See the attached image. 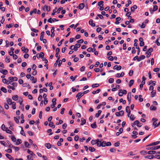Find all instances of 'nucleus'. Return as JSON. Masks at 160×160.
Masks as SVG:
<instances>
[{"label": "nucleus", "mask_w": 160, "mask_h": 160, "mask_svg": "<svg viewBox=\"0 0 160 160\" xmlns=\"http://www.w3.org/2000/svg\"><path fill=\"white\" fill-rule=\"evenodd\" d=\"M160 148V145L158 146L155 147H149L146 148V149L149 150H156L158 149L159 148Z\"/></svg>", "instance_id": "20e7f679"}, {"label": "nucleus", "mask_w": 160, "mask_h": 160, "mask_svg": "<svg viewBox=\"0 0 160 160\" xmlns=\"http://www.w3.org/2000/svg\"><path fill=\"white\" fill-rule=\"evenodd\" d=\"M153 51V49L152 48H150L146 52V54L147 55V58H149L151 54V52Z\"/></svg>", "instance_id": "f257e3e1"}, {"label": "nucleus", "mask_w": 160, "mask_h": 160, "mask_svg": "<svg viewBox=\"0 0 160 160\" xmlns=\"http://www.w3.org/2000/svg\"><path fill=\"white\" fill-rule=\"evenodd\" d=\"M99 86V85L98 84H93L92 85V88H94L98 87Z\"/></svg>", "instance_id": "864d4df0"}, {"label": "nucleus", "mask_w": 160, "mask_h": 160, "mask_svg": "<svg viewBox=\"0 0 160 160\" xmlns=\"http://www.w3.org/2000/svg\"><path fill=\"white\" fill-rule=\"evenodd\" d=\"M159 142H160L157 141L156 142H152V143H151L147 145L146 146L149 147V146H153V145H157L158 144H159Z\"/></svg>", "instance_id": "1a4fd4ad"}, {"label": "nucleus", "mask_w": 160, "mask_h": 160, "mask_svg": "<svg viewBox=\"0 0 160 160\" xmlns=\"http://www.w3.org/2000/svg\"><path fill=\"white\" fill-rule=\"evenodd\" d=\"M114 81V80L113 78H110L108 80V82L110 83H112Z\"/></svg>", "instance_id": "de8ad7c7"}, {"label": "nucleus", "mask_w": 160, "mask_h": 160, "mask_svg": "<svg viewBox=\"0 0 160 160\" xmlns=\"http://www.w3.org/2000/svg\"><path fill=\"white\" fill-rule=\"evenodd\" d=\"M89 25H91L92 27H94L95 25L94 23H93V20L92 19H90L89 22Z\"/></svg>", "instance_id": "6ab92c4d"}, {"label": "nucleus", "mask_w": 160, "mask_h": 160, "mask_svg": "<svg viewBox=\"0 0 160 160\" xmlns=\"http://www.w3.org/2000/svg\"><path fill=\"white\" fill-rule=\"evenodd\" d=\"M122 89H120L119 90V92H118V95L119 96H123V94L122 93Z\"/></svg>", "instance_id": "a19ab883"}, {"label": "nucleus", "mask_w": 160, "mask_h": 160, "mask_svg": "<svg viewBox=\"0 0 160 160\" xmlns=\"http://www.w3.org/2000/svg\"><path fill=\"white\" fill-rule=\"evenodd\" d=\"M63 9L62 7H60L58 8V10L56 11V12L57 13H59L60 12L61 10H62Z\"/></svg>", "instance_id": "4d7b16f0"}, {"label": "nucleus", "mask_w": 160, "mask_h": 160, "mask_svg": "<svg viewBox=\"0 0 160 160\" xmlns=\"http://www.w3.org/2000/svg\"><path fill=\"white\" fill-rule=\"evenodd\" d=\"M135 117L134 115L133 114H131L130 117V119L132 121H133L135 119Z\"/></svg>", "instance_id": "58836bf2"}, {"label": "nucleus", "mask_w": 160, "mask_h": 160, "mask_svg": "<svg viewBox=\"0 0 160 160\" xmlns=\"http://www.w3.org/2000/svg\"><path fill=\"white\" fill-rule=\"evenodd\" d=\"M6 156L10 160H11V159H12V160H14V158H13L8 153L6 154H5Z\"/></svg>", "instance_id": "aec40b11"}, {"label": "nucleus", "mask_w": 160, "mask_h": 160, "mask_svg": "<svg viewBox=\"0 0 160 160\" xmlns=\"http://www.w3.org/2000/svg\"><path fill=\"white\" fill-rule=\"evenodd\" d=\"M91 127L93 128H97V125L96 124V122H95L94 123L91 124Z\"/></svg>", "instance_id": "473e14b6"}, {"label": "nucleus", "mask_w": 160, "mask_h": 160, "mask_svg": "<svg viewBox=\"0 0 160 160\" xmlns=\"http://www.w3.org/2000/svg\"><path fill=\"white\" fill-rule=\"evenodd\" d=\"M0 72L4 75H6L8 72V71L7 70H3L2 69H0Z\"/></svg>", "instance_id": "9d476101"}, {"label": "nucleus", "mask_w": 160, "mask_h": 160, "mask_svg": "<svg viewBox=\"0 0 160 160\" xmlns=\"http://www.w3.org/2000/svg\"><path fill=\"white\" fill-rule=\"evenodd\" d=\"M106 142L105 141H103L102 142H100V145H99L98 144V146L100 147L101 146L104 147L106 146Z\"/></svg>", "instance_id": "6e6552de"}, {"label": "nucleus", "mask_w": 160, "mask_h": 160, "mask_svg": "<svg viewBox=\"0 0 160 160\" xmlns=\"http://www.w3.org/2000/svg\"><path fill=\"white\" fill-rule=\"evenodd\" d=\"M140 152L141 154H143V155H145L146 154H147V152H146L144 150H142V151H141Z\"/></svg>", "instance_id": "69168bd1"}, {"label": "nucleus", "mask_w": 160, "mask_h": 160, "mask_svg": "<svg viewBox=\"0 0 160 160\" xmlns=\"http://www.w3.org/2000/svg\"><path fill=\"white\" fill-rule=\"evenodd\" d=\"M7 102L8 104L10 105H11L13 102H12V100L9 98H8L7 99Z\"/></svg>", "instance_id": "f3484780"}, {"label": "nucleus", "mask_w": 160, "mask_h": 160, "mask_svg": "<svg viewBox=\"0 0 160 160\" xmlns=\"http://www.w3.org/2000/svg\"><path fill=\"white\" fill-rule=\"evenodd\" d=\"M12 105V108L13 109H15L16 108V103L13 102L11 104Z\"/></svg>", "instance_id": "a18cd8bd"}, {"label": "nucleus", "mask_w": 160, "mask_h": 160, "mask_svg": "<svg viewBox=\"0 0 160 160\" xmlns=\"http://www.w3.org/2000/svg\"><path fill=\"white\" fill-rule=\"evenodd\" d=\"M52 104L56 105V99L55 98H53L52 100Z\"/></svg>", "instance_id": "e2e57ef3"}, {"label": "nucleus", "mask_w": 160, "mask_h": 160, "mask_svg": "<svg viewBox=\"0 0 160 160\" xmlns=\"http://www.w3.org/2000/svg\"><path fill=\"white\" fill-rule=\"evenodd\" d=\"M8 79L10 80H12L15 81H17L18 80V78L16 77H9Z\"/></svg>", "instance_id": "2eb2a0df"}, {"label": "nucleus", "mask_w": 160, "mask_h": 160, "mask_svg": "<svg viewBox=\"0 0 160 160\" xmlns=\"http://www.w3.org/2000/svg\"><path fill=\"white\" fill-rule=\"evenodd\" d=\"M158 9V6L157 5H154L153 6L152 11H155Z\"/></svg>", "instance_id": "c03bdc74"}, {"label": "nucleus", "mask_w": 160, "mask_h": 160, "mask_svg": "<svg viewBox=\"0 0 160 160\" xmlns=\"http://www.w3.org/2000/svg\"><path fill=\"white\" fill-rule=\"evenodd\" d=\"M33 158L30 155L27 156V159L26 160H33Z\"/></svg>", "instance_id": "4c0bfd02"}, {"label": "nucleus", "mask_w": 160, "mask_h": 160, "mask_svg": "<svg viewBox=\"0 0 160 160\" xmlns=\"http://www.w3.org/2000/svg\"><path fill=\"white\" fill-rule=\"evenodd\" d=\"M157 109V107L153 105H151L150 107V110H155Z\"/></svg>", "instance_id": "2f4dec72"}, {"label": "nucleus", "mask_w": 160, "mask_h": 160, "mask_svg": "<svg viewBox=\"0 0 160 160\" xmlns=\"http://www.w3.org/2000/svg\"><path fill=\"white\" fill-rule=\"evenodd\" d=\"M156 93V91L155 90H153L151 92V97L152 98L155 95Z\"/></svg>", "instance_id": "5701e85b"}, {"label": "nucleus", "mask_w": 160, "mask_h": 160, "mask_svg": "<svg viewBox=\"0 0 160 160\" xmlns=\"http://www.w3.org/2000/svg\"><path fill=\"white\" fill-rule=\"evenodd\" d=\"M45 7H46V10L48 12H49L50 10V7L49 6H47V5H45Z\"/></svg>", "instance_id": "37998d69"}, {"label": "nucleus", "mask_w": 160, "mask_h": 160, "mask_svg": "<svg viewBox=\"0 0 160 160\" xmlns=\"http://www.w3.org/2000/svg\"><path fill=\"white\" fill-rule=\"evenodd\" d=\"M22 142V141L20 139H18V140H17L16 142V145H18L20 143H21Z\"/></svg>", "instance_id": "393cba45"}, {"label": "nucleus", "mask_w": 160, "mask_h": 160, "mask_svg": "<svg viewBox=\"0 0 160 160\" xmlns=\"http://www.w3.org/2000/svg\"><path fill=\"white\" fill-rule=\"evenodd\" d=\"M21 50L22 51H23L24 53H27L28 52L29 50L27 48H25V47H22L21 48Z\"/></svg>", "instance_id": "ddd939ff"}, {"label": "nucleus", "mask_w": 160, "mask_h": 160, "mask_svg": "<svg viewBox=\"0 0 160 160\" xmlns=\"http://www.w3.org/2000/svg\"><path fill=\"white\" fill-rule=\"evenodd\" d=\"M18 98V95H14L12 97V99L14 101H17Z\"/></svg>", "instance_id": "b1692460"}, {"label": "nucleus", "mask_w": 160, "mask_h": 160, "mask_svg": "<svg viewBox=\"0 0 160 160\" xmlns=\"http://www.w3.org/2000/svg\"><path fill=\"white\" fill-rule=\"evenodd\" d=\"M45 145L48 149H50L51 147V145L49 143H46L45 144Z\"/></svg>", "instance_id": "c85d7f7f"}, {"label": "nucleus", "mask_w": 160, "mask_h": 160, "mask_svg": "<svg viewBox=\"0 0 160 160\" xmlns=\"http://www.w3.org/2000/svg\"><path fill=\"white\" fill-rule=\"evenodd\" d=\"M137 6L136 5H134L131 8V10L132 12H134V11L135 9H136L137 8Z\"/></svg>", "instance_id": "dca6fc26"}, {"label": "nucleus", "mask_w": 160, "mask_h": 160, "mask_svg": "<svg viewBox=\"0 0 160 160\" xmlns=\"http://www.w3.org/2000/svg\"><path fill=\"white\" fill-rule=\"evenodd\" d=\"M159 69L158 68H156L153 69V71L154 72H157L159 71Z\"/></svg>", "instance_id": "774afa93"}, {"label": "nucleus", "mask_w": 160, "mask_h": 160, "mask_svg": "<svg viewBox=\"0 0 160 160\" xmlns=\"http://www.w3.org/2000/svg\"><path fill=\"white\" fill-rule=\"evenodd\" d=\"M145 58V57L144 55H142L141 56H140L138 58V62L144 59Z\"/></svg>", "instance_id": "412c9836"}, {"label": "nucleus", "mask_w": 160, "mask_h": 160, "mask_svg": "<svg viewBox=\"0 0 160 160\" xmlns=\"http://www.w3.org/2000/svg\"><path fill=\"white\" fill-rule=\"evenodd\" d=\"M102 112V111L100 110H99L98 111V112L96 114L95 116L96 117H98L100 115L101 113Z\"/></svg>", "instance_id": "72a5a7b5"}, {"label": "nucleus", "mask_w": 160, "mask_h": 160, "mask_svg": "<svg viewBox=\"0 0 160 160\" xmlns=\"http://www.w3.org/2000/svg\"><path fill=\"white\" fill-rule=\"evenodd\" d=\"M137 122H138V120H136L135 121H134L133 123H132V127H134L135 126V125H137Z\"/></svg>", "instance_id": "8fccbe9b"}, {"label": "nucleus", "mask_w": 160, "mask_h": 160, "mask_svg": "<svg viewBox=\"0 0 160 160\" xmlns=\"http://www.w3.org/2000/svg\"><path fill=\"white\" fill-rule=\"evenodd\" d=\"M27 152L28 154L30 155L34 154V153H33V152L29 150V149H28Z\"/></svg>", "instance_id": "6e6d98bb"}, {"label": "nucleus", "mask_w": 160, "mask_h": 160, "mask_svg": "<svg viewBox=\"0 0 160 160\" xmlns=\"http://www.w3.org/2000/svg\"><path fill=\"white\" fill-rule=\"evenodd\" d=\"M11 139L12 140L13 142H16L17 141L16 138L13 136H11Z\"/></svg>", "instance_id": "79ce46f5"}, {"label": "nucleus", "mask_w": 160, "mask_h": 160, "mask_svg": "<svg viewBox=\"0 0 160 160\" xmlns=\"http://www.w3.org/2000/svg\"><path fill=\"white\" fill-rule=\"evenodd\" d=\"M37 9L36 8H34L33 10L31 11L30 12V15H32L33 13H36L37 12Z\"/></svg>", "instance_id": "bb28decb"}, {"label": "nucleus", "mask_w": 160, "mask_h": 160, "mask_svg": "<svg viewBox=\"0 0 160 160\" xmlns=\"http://www.w3.org/2000/svg\"><path fill=\"white\" fill-rule=\"evenodd\" d=\"M85 6L84 4L83 3H81L80 4L78 7L77 8H78L80 10H82L83 8Z\"/></svg>", "instance_id": "9b49d317"}, {"label": "nucleus", "mask_w": 160, "mask_h": 160, "mask_svg": "<svg viewBox=\"0 0 160 160\" xmlns=\"http://www.w3.org/2000/svg\"><path fill=\"white\" fill-rule=\"evenodd\" d=\"M30 80L31 81H32V82L33 83H35L37 82V79L34 78V77L33 76H32L30 78Z\"/></svg>", "instance_id": "4be33fe9"}, {"label": "nucleus", "mask_w": 160, "mask_h": 160, "mask_svg": "<svg viewBox=\"0 0 160 160\" xmlns=\"http://www.w3.org/2000/svg\"><path fill=\"white\" fill-rule=\"evenodd\" d=\"M31 30L35 32H38V30L37 29H36L34 28H31Z\"/></svg>", "instance_id": "bf43d9fd"}, {"label": "nucleus", "mask_w": 160, "mask_h": 160, "mask_svg": "<svg viewBox=\"0 0 160 160\" xmlns=\"http://www.w3.org/2000/svg\"><path fill=\"white\" fill-rule=\"evenodd\" d=\"M5 151L7 152L10 153L12 152V150L11 149H8L7 150H6Z\"/></svg>", "instance_id": "0e129e2a"}, {"label": "nucleus", "mask_w": 160, "mask_h": 160, "mask_svg": "<svg viewBox=\"0 0 160 160\" xmlns=\"http://www.w3.org/2000/svg\"><path fill=\"white\" fill-rule=\"evenodd\" d=\"M49 126L50 127L53 126V128H54L55 127V126L53 125V123L52 122H50L49 124Z\"/></svg>", "instance_id": "5fc2aeb1"}, {"label": "nucleus", "mask_w": 160, "mask_h": 160, "mask_svg": "<svg viewBox=\"0 0 160 160\" xmlns=\"http://www.w3.org/2000/svg\"><path fill=\"white\" fill-rule=\"evenodd\" d=\"M5 131L7 133H9V134H13L12 132L10 130H9L8 129V128L7 129H6V130Z\"/></svg>", "instance_id": "ea45409f"}, {"label": "nucleus", "mask_w": 160, "mask_h": 160, "mask_svg": "<svg viewBox=\"0 0 160 160\" xmlns=\"http://www.w3.org/2000/svg\"><path fill=\"white\" fill-rule=\"evenodd\" d=\"M83 95L82 93L79 92L77 94L76 97L81 98Z\"/></svg>", "instance_id": "c756f323"}, {"label": "nucleus", "mask_w": 160, "mask_h": 160, "mask_svg": "<svg viewBox=\"0 0 160 160\" xmlns=\"http://www.w3.org/2000/svg\"><path fill=\"white\" fill-rule=\"evenodd\" d=\"M126 112H127V113L129 111H131L130 110L129 106H127L126 107Z\"/></svg>", "instance_id": "13d9d810"}, {"label": "nucleus", "mask_w": 160, "mask_h": 160, "mask_svg": "<svg viewBox=\"0 0 160 160\" xmlns=\"http://www.w3.org/2000/svg\"><path fill=\"white\" fill-rule=\"evenodd\" d=\"M131 92H129L128 93L127 96V99L129 102V104H130L131 102Z\"/></svg>", "instance_id": "423d86ee"}, {"label": "nucleus", "mask_w": 160, "mask_h": 160, "mask_svg": "<svg viewBox=\"0 0 160 160\" xmlns=\"http://www.w3.org/2000/svg\"><path fill=\"white\" fill-rule=\"evenodd\" d=\"M144 157L146 158H148L150 159H152L153 158L154 156L153 155L147 156H145Z\"/></svg>", "instance_id": "c9c22d12"}, {"label": "nucleus", "mask_w": 160, "mask_h": 160, "mask_svg": "<svg viewBox=\"0 0 160 160\" xmlns=\"http://www.w3.org/2000/svg\"><path fill=\"white\" fill-rule=\"evenodd\" d=\"M81 122H82L81 123V125H83V124H85L86 123V120L84 119L83 118H82L81 119Z\"/></svg>", "instance_id": "a878e982"}, {"label": "nucleus", "mask_w": 160, "mask_h": 160, "mask_svg": "<svg viewBox=\"0 0 160 160\" xmlns=\"http://www.w3.org/2000/svg\"><path fill=\"white\" fill-rule=\"evenodd\" d=\"M134 80H130L129 82V87H131L133 84Z\"/></svg>", "instance_id": "7c9ffc66"}, {"label": "nucleus", "mask_w": 160, "mask_h": 160, "mask_svg": "<svg viewBox=\"0 0 160 160\" xmlns=\"http://www.w3.org/2000/svg\"><path fill=\"white\" fill-rule=\"evenodd\" d=\"M156 152L155 151H149L148 152V154H152L156 153Z\"/></svg>", "instance_id": "cd10ccee"}, {"label": "nucleus", "mask_w": 160, "mask_h": 160, "mask_svg": "<svg viewBox=\"0 0 160 160\" xmlns=\"http://www.w3.org/2000/svg\"><path fill=\"white\" fill-rule=\"evenodd\" d=\"M152 120L153 121V122L152 123L153 125L155 126H157V121H158V119L156 118H152Z\"/></svg>", "instance_id": "4468645a"}, {"label": "nucleus", "mask_w": 160, "mask_h": 160, "mask_svg": "<svg viewBox=\"0 0 160 160\" xmlns=\"http://www.w3.org/2000/svg\"><path fill=\"white\" fill-rule=\"evenodd\" d=\"M100 91V89H98L96 91H94L92 92V93L93 94H95L96 93H98Z\"/></svg>", "instance_id": "e433bc0d"}, {"label": "nucleus", "mask_w": 160, "mask_h": 160, "mask_svg": "<svg viewBox=\"0 0 160 160\" xmlns=\"http://www.w3.org/2000/svg\"><path fill=\"white\" fill-rule=\"evenodd\" d=\"M44 54L42 52H41L39 54H37V57L38 58H41L42 59V60L44 61Z\"/></svg>", "instance_id": "f03ea898"}, {"label": "nucleus", "mask_w": 160, "mask_h": 160, "mask_svg": "<svg viewBox=\"0 0 160 160\" xmlns=\"http://www.w3.org/2000/svg\"><path fill=\"white\" fill-rule=\"evenodd\" d=\"M124 114V111L122 110L120 111L119 112H116L115 113V115L118 117H119L120 116H122Z\"/></svg>", "instance_id": "39448f33"}, {"label": "nucleus", "mask_w": 160, "mask_h": 160, "mask_svg": "<svg viewBox=\"0 0 160 160\" xmlns=\"http://www.w3.org/2000/svg\"><path fill=\"white\" fill-rule=\"evenodd\" d=\"M1 90L4 93H6L7 92V90L4 87H2L1 88Z\"/></svg>", "instance_id": "f704fd0d"}, {"label": "nucleus", "mask_w": 160, "mask_h": 160, "mask_svg": "<svg viewBox=\"0 0 160 160\" xmlns=\"http://www.w3.org/2000/svg\"><path fill=\"white\" fill-rule=\"evenodd\" d=\"M4 108L6 109H8L9 108V107L8 104H7L6 103H5Z\"/></svg>", "instance_id": "680f3d73"}, {"label": "nucleus", "mask_w": 160, "mask_h": 160, "mask_svg": "<svg viewBox=\"0 0 160 160\" xmlns=\"http://www.w3.org/2000/svg\"><path fill=\"white\" fill-rule=\"evenodd\" d=\"M122 67L120 66H118L117 65H115L113 67L114 69H116L117 70H119L121 69Z\"/></svg>", "instance_id": "f8f14e48"}, {"label": "nucleus", "mask_w": 160, "mask_h": 160, "mask_svg": "<svg viewBox=\"0 0 160 160\" xmlns=\"http://www.w3.org/2000/svg\"><path fill=\"white\" fill-rule=\"evenodd\" d=\"M20 133L22 135L24 136H25V133H24V130H23V128L22 127H21V130L20 132Z\"/></svg>", "instance_id": "49530a36"}, {"label": "nucleus", "mask_w": 160, "mask_h": 160, "mask_svg": "<svg viewBox=\"0 0 160 160\" xmlns=\"http://www.w3.org/2000/svg\"><path fill=\"white\" fill-rule=\"evenodd\" d=\"M77 75H76L75 76L74 78L72 76L70 77V78L72 80V81H73L75 80V79L77 78Z\"/></svg>", "instance_id": "3c124183"}, {"label": "nucleus", "mask_w": 160, "mask_h": 160, "mask_svg": "<svg viewBox=\"0 0 160 160\" xmlns=\"http://www.w3.org/2000/svg\"><path fill=\"white\" fill-rule=\"evenodd\" d=\"M7 87L8 88L12 89L13 90H14L15 89V88L13 87L10 85H8Z\"/></svg>", "instance_id": "052dcab7"}, {"label": "nucleus", "mask_w": 160, "mask_h": 160, "mask_svg": "<svg viewBox=\"0 0 160 160\" xmlns=\"http://www.w3.org/2000/svg\"><path fill=\"white\" fill-rule=\"evenodd\" d=\"M6 61L8 62H10V59L9 58V57H7L6 58Z\"/></svg>", "instance_id": "338daca9"}, {"label": "nucleus", "mask_w": 160, "mask_h": 160, "mask_svg": "<svg viewBox=\"0 0 160 160\" xmlns=\"http://www.w3.org/2000/svg\"><path fill=\"white\" fill-rule=\"evenodd\" d=\"M142 125V123H140L139 122V121L138 120L137 126L138 127H141V126Z\"/></svg>", "instance_id": "09e8293b"}, {"label": "nucleus", "mask_w": 160, "mask_h": 160, "mask_svg": "<svg viewBox=\"0 0 160 160\" xmlns=\"http://www.w3.org/2000/svg\"><path fill=\"white\" fill-rule=\"evenodd\" d=\"M2 129L4 131H5L6 129L8 128L5 127V125L4 124H2L1 127Z\"/></svg>", "instance_id": "a211bd4d"}, {"label": "nucleus", "mask_w": 160, "mask_h": 160, "mask_svg": "<svg viewBox=\"0 0 160 160\" xmlns=\"http://www.w3.org/2000/svg\"><path fill=\"white\" fill-rule=\"evenodd\" d=\"M43 98H44V103L45 104H46L48 102L47 98V95L46 94H44L43 96Z\"/></svg>", "instance_id": "0eeeda50"}, {"label": "nucleus", "mask_w": 160, "mask_h": 160, "mask_svg": "<svg viewBox=\"0 0 160 160\" xmlns=\"http://www.w3.org/2000/svg\"><path fill=\"white\" fill-rule=\"evenodd\" d=\"M103 2L102 1H101L98 3V5L99 6L100 8H99V10L100 11H102L104 9V8L103 7Z\"/></svg>", "instance_id": "7ed1b4c3"}, {"label": "nucleus", "mask_w": 160, "mask_h": 160, "mask_svg": "<svg viewBox=\"0 0 160 160\" xmlns=\"http://www.w3.org/2000/svg\"><path fill=\"white\" fill-rule=\"evenodd\" d=\"M89 149L91 152H94L95 150V149L94 148H92L91 147H89Z\"/></svg>", "instance_id": "603ef678"}]
</instances>
